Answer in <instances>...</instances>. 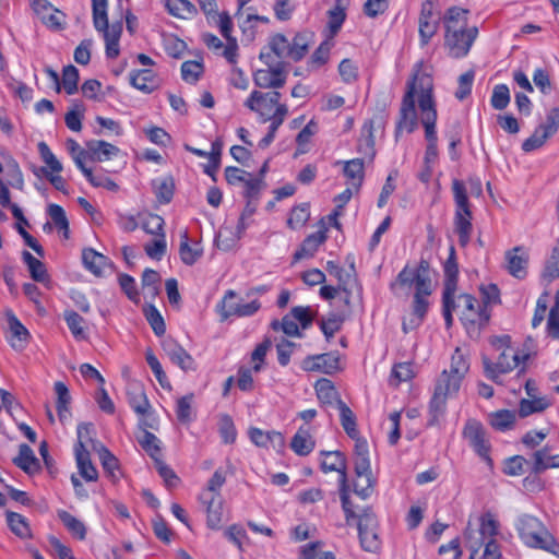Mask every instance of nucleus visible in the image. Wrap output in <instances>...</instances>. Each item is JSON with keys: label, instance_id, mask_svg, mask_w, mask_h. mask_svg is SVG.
<instances>
[{"label": "nucleus", "instance_id": "1", "mask_svg": "<svg viewBox=\"0 0 559 559\" xmlns=\"http://www.w3.org/2000/svg\"><path fill=\"white\" fill-rule=\"evenodd\" d=\"M437 117L432 69L424 62H418L415 64L413 74L406 84V92L401 103L400 116L396 122L395 135L399 136L403 132H414L418 127V120H420L428 142L424 158L425 165L430 167L438 159Z\"/></svg>", "mask_w": 559, "mask_h": 559}, {"label": "nucleus", "instance_id": "2", "mask_svg": "<svg viewBox=\"0 0 559 559\" xmlns=\"http://www.w3.org/2000/svg\"><path fill=\"white\" fill-rule=\"evenodd\" d=\"M468 13L466 9L451 7L443 15L444 45L454 58L465 57L478 34L477 27L467 26Z\"/></svg>", "mask_w": 559, "mask_h": 559}, {"label": "nucleus", "instance_id": "3", "mask_svg": "<svg viewBox=\"0 0 559 559\" xmlns=\"http://www.w3.org/2000/svg\"><path fill=\"white\" fill-rule=\"evenodd\" d=\"M468 536H474L479 544L481 559H501L502 550L497 540L500 534V522L490 511L481 513L475 522L468 521L465 528Z\"/></svg>", "mask_w": 559, "mask_h": 559}, {"label": "nucleus", "instance_id": "4", "mask_svg": "<svg viewBox=\"0 0 559 559\" xmlns=\"http://www.w3.org/2000/svg\"><path fill=\"white\" fill-rule=\"evenodd\" d=\"M489 343L497 353V358L493 361L487 356H483L484 372L487 378L498 381L501 374L511 372L521 364L509 335L492 336Z\"/></svg>", "mask_w": 559, "mask_h": 559}, {"label": "nucleus", "instance_id": "5", "mask_svg": "<svg viewBox=\"0 0 559 559\" xmlns=\"http://www.w3.org/2000/svg\"><path fill=\"white\" fill-rule=\"evenodd\" d=\"M521 542L528 548L540 549L556 555L558 544L545 524L536 516L523 514L515 522Z\"/></svg>", "mask_w": 559, "mask_h": 559}, {"label": "nucleus", "instance_id": "6", "mask_svg": "<svg viewBox=\"0 0 559 559\" xmlns=\"http://www.w3.org/2000/svg\"><path fill=\"white\" fill-rule=\"evenodd\" d=\"M462 379L443 370L436 380L433 394L429 403V425H438L447 411L448 400L455 397L460 391Z\"/></svg>", "mask_w": 559, "mask_h": 559}, {"label": "nucleus", "instance_id": "7", "mask_svg": "<svg viewBox=\"0 0 559 559\" xmlns=\"http://www.w3.org/2000/svg\"><path fill=\"white\" fill-rule=\"evenodd\" d=\"M198 3L206 15L209 23L217 26L226 39V47L223 52L224 58L229 63L235 64L238 58V44L237 39L230 35L233 22L229 14L227 12L218 13L215 0H198Z\"/></svg>", "mask_w": 559, "mask_h": 559}, {"label": "nucleus", "instance_id": "8", "mask_svg": "<svg viewBox=\"0 0 559 559\" xmlns=\"http://www.w3.org/2000/svg\"><path fill=\"white\" fill-rule=\"evenodd\" d=\"M452 192L455 203L454 226L462 246L469 242L472 235V212L465 183L459 179L452 181Z\"/></svg>", "mask_w": 559, "mask_h": 559}, {"label": "nucleus", "instance_id": "9", "mask_svg": "<svg viewBox=\"0 0 559 559\" xmlns=\"http://www.w3.org/2000/svg\"><path fill=\"white\" fill-rule=\"evenodd\" d=\"M107 0H92L93 22L98 32L103 33L106 44V56L116 58L119 55V39L122 32L120 23L108 24Z\"/></svg>", "mask_w": 559, "mask_h": 559}, {"label": "nucleus", "instance_id": "10", "mask_svg": "<svg viewBox=\"0 0 559 559\" xmlns=\"http://www.w3.org/2000/svg\"><path fill=\"white\" fill-rule=\"evenodd\" d=\"M415 286L414 298L429 297L433 290V285L427 266L421 263L417 269L404 267L392 284V289L408 293Z\"/></svg>", "mask_w": 559, "mask_h": 559}, {"label": "nucleus", "instance_id": "11", "mask_svg": "<svg viewBox=\"0 0 559 559\" xmlns=\"http://www.w3.org/2000/svg\"><path fill=\"white\" fill-rule=\"evenodd\" d=\"M281 94L278 92L263 93L252 91L245 100V106L255 112L262 122H267L272 118L274 107L280 102Z\"/></svg>", "mask_w": 559, "mask_h": 559}, {"label": "nucleus", "instance_id": "12", "mask_svg": "<svg viewBox=\"0 0 559 559\" xmlns=\"http://www.w3.org/2000/svg\"><path fill=\"white\" fill-rule=\"evenodd\" d=\"M260 309L261 304L258 299L243 300L234 290H227L217 305L221 314H253Z\"/></svg>", "mask_w": 559, "mask_h": 559}, {"label": "nucleus", "instance_id": "13", "mask_svg": "<svg viewBox=\"0 0 559 559\" xmlns=\"http://www.w3.org/2000/svg\"><path fill=\"white\" fill-rule=\"evenodd\" d=\"M301 368L305 371L331 374L342 369L341 357L336 352L308 356L302 360Z\"/></svg>", "mask_w": 559, "mask_h": 559}, {"label": "nucleus", "instance_id": "14", "mask_svg": "<svg viewBox=\"0 0 559 559\" xmlns=\"http://www.w3.org/2000/svg\"><path fill=\"white\" fill-rule=\"evenodd\" d=\"M463 438L480 457L489 460L488 439L486 437L485 429L479 421L475 419L467 420L463 429Z\"/></svg>", "mask_w": 559, "mask_h": 559}, {"label": "nucleus", "instance_id": "15", "mask_svg": "<svg viewBox=\"0 0 559 559\" xmlns=\"http://www.w3.org/2000/svg\"><path fill=\"white\" fill-rule=\"evenodd\" d=\"M433 11L435 5L431 0H426L421 3L418 19V31L421 45H427L437 34L439 28V19L435 15Z\"/></svg>", "mask_w": 559, "mask_h": 559}, {"label": "nucleus", "instance_id": "16", "mask_svg": "<svg viewBox=\"0 0 559 559\" xmlns=\"http://www.w3.org/2000/svg\"><path fill=\"white\" fill-rule=\"evenodd\" d=\"M129 403L132 409L143 418L141 419V424L151 428H155L157 425V418L151 411V404L141 388H134L133 391H130L129 394Z\"/></svg>", "mask_w": 559, "mask_h": 559}, {"label": "nucleus", "instance_id": "17", "mask_svg": "<svg viewBox=\"0 0 559 559\" xmlns=\"http://www.w3.org/2000/svg\"><path fill=\"white\" fill-rule=\"evenodd\" d=\"M361 546L367 551H376L380 546L376 532V520L372 514H361L357 522Z\"/></svg>", "mask_w": 559, "mask_h": 559}, {"label": "nucleus", "instance_id": "18", "mask_svg": "<svg viewBox=\"0 0 559 559\" xmlns=\"http://www.w3.org/2000/svg\"><path fill=\"white\" fill-rule=\"evenodd\" d=\"M205 507L206 525L211 530H219L224 520V499L222 496L200 497Z\"/></svg>", "mask_w": 559, "mask_h": 559}, {"label": "nucleus", "instance_id": "19", "mask_svg": "<svg viewBox=\"0 0 559 559\" xmlns=\"http://www.w3.org/2000/svg\"><path fill=\"white\" fill-rule=\"evenodd\" d=\"M249 438L257 447L267 449L270 447L281 451L285 445L284 436L275 430L264 431L260 428L252 427L248 431Z\"/></svg>", "mask_w": 559, "mask_h": 559}, {"label": "nucleus", "instance_id": "20", "mask_svg": "<svg viewBox=\"0 0 559 559\" xmlns=\"http://www.w3.org/2000/svg\"><path fill=\"white\" fill-rule=\"evenodd\" d=\"M476 300L469 294L450 293L448 298L443 292V314H451L452 312L465 313L474 311Z\"/></svg>", "mask_w": 559, "mask_h": 559}, {"label": "nucleus", "instance_id": "21", "mask_svg": "<svg viewBox=\"0 0 559 559\" xmlns=\"http://www.w3.org/2000/svg\"><path fill=\"white\" fill-rule=\"evenodd\" d=\"M326 225L322 219L319 224L318 231L309 235L302 242L299 250H297L294 254V261H299L301 259L310 258L318 250L319 246L323 243L326 239Z\"/></svg>", "mask_w": 559, "mask_h": 559}, {"label": "nucleus", "instance_id": "22", "mask_svg": "<svg viewBox=\"0 0 559 559\" xmlns=\"http://www.w3.org/2000/svg\"><path fill=\"white\" fill-rule=\"evenodd\" d=\"M312 317H283L282 321L274 320L272 328L275 331H282L287 336L300 337L301 331L311 323Z\"/></svg>", "mask_w": 559, "mask_h": 559}, {"label": "nucleus", "instance_id": "23", "mask_svg": "<svg viewBox=\"0 0 559 559\" xmlns=\"http://www.w3.org/2000/svg\"><path fill=\"white\" fill-rule=\"evenodd\" d=\"M253 81L260 88H278L285 84L286 75L280 68L260 69L254 72Z\"/></svg>", "mask_w": 559, "mask_h": 559}, {"label": "nucleus", "instance_id": "24", "mask_svg": "<svg viewBox=\"0 0 559 559\" xmlns=\"http://www.w3.org/2000/svg\"><path fill=\"white\" fill-rule=\"evenodd\" d=\"M316 447V441L312 436L311 428L308 426H301L298 428L297 432L294 435L290 448L292 450L300 456H306L310 454Z\"/></svg>", "mask_w": 559, "mask_h": 559}, {"label": "nucleus", "instance_id": "25", "mask_svg": "<svg viewBox=\"0 0 559 559\" xmlns=\"http://www.w3.org/2000/svg\"><path fill=\"white\" fill-rule=\"evenodd\" d=\"M355 481H354V491L357 496L362 499L369 498L374 489L376 480L372 476L371 466L364 467H355Z\"/></svg>", "mask_w": 559, "mask_h": 559}, {"label": "nucleus", "instance_id": "26", "mask_svg": "<svg viewBox=\"0 0 559 559\" xmlns=\"http://www.w3.org/2000/svg\"><path fill=\"white\" fill-rule=\"evenodd\" d=\"M76 435H78V445L75 448V451H97L99 449V445H103L102 443L97 442L95 439V428L94 425L91 423H82L78 425L76 428Z\"/></svg>", "mask_w": 559, "mask_h": 559}, {"label": "nucleus", "instance_id": "27", "mask_svg": "<svg viewBox=\"0 0 559 559\" xmlns=\"http://www.w3.org/2000/svg\"><path fill=\"white\" fill-rule=\"evenodd\" d=\"M28 338L29 333L27 329L15 317H11L8 333L10 345L16 350H22L27 345Z\"/></svg>", "mask_w": 559, "mask_h": 559}, {"label": "nucleus", "instance_id": "28", "mask_svg": "<svg viewBox=\"0 0 559 559\" xmlns=\"http://www.w3.org/2000/svg\"><path fill=\"white\" fill-rule=\"evenodd\" d=\"M38 152L41 160L46 164V166L35 168V175L39 176V174H43L48 176V174H59L62 170L61 163L57 159L55 154L50 151L49 146L45 142L38 143Z\"/></svg>", "mask_w": 559, "mask_h": 559}, {"label": "nucleus", "instance_id": "29", "mask_svg": "<svg viewBox=\"0 0 559 559\" xmlns=\"http://www.w3.org/2000/svg\"><path fill=\"white\" fill-rule=\"evenodd\" d=\"M321 467L324 473L337 472L340 474L338 480L346 476V462L343 454L338 451L322 452Z\"/></svg>", "mask_w": 559, "mask_h": 559}, {"label": "nucleus", "instance_id": "30", "mask_svg": "<svg viewBox=\"0 0 559 559\" xmlns=\"http://www.w3.org/2000/svg\"><path fill=\"white\" fill-rule=\"evenodd\" d=\"M131 84L144 93H151L158 86V79L151 69H143L133 72L130 76Z\"/></svg>", "mask_w": 559, "mask_h": 559}, {"label": "nucleus", "instance_id": "31", "mask_svg": "<svg viewBox=\"0 0 559 559\" xmlns=\"http://www.w3.org/2000/svg\"><path fill=\"white\" fill-rule=\"evenodd\" d=\"M82 263L86 270L97 276L102 275L108 266L107 258L91 248H85L82 251Z\"/></svg>", "mask_w": 559, "mask_h": 559}, {"label": "nucleus", "instance_id": "32", "mask_svg": "<svg viewBox=\"0 0 559 559\" xmlns=\"http://www.w3.org/2000/svg\"><path fill=\"white\" fill-rule=\"evenodd\" d=\"M7 523L11 532L22 539L32 538V530L28 520L20 513L7 511Z\"/></svg>", "mask_w": 559, "mask_h": 559}, {"label": "nucleus", "instance_id": "33", "mask_svg": "<svg viewBox=\"0 0 559 559\" xmlns=\"http://www.w3.org/2000/svg\"><path fill=\"white\" fill-rule=\"evenodd\" d=\"M13 462L29 475L39 471V461L35 456L34 451L26 444L20 445L19 455L13 460Z\"/></svg>", "mask_w": 559, "mask_h": 559}, {"label": "nucleus", "instance_id": "34", "mask_svg": "<svg viewBox=\"0 0 559 559\" xmlns=\"http://www.w3.org/2000/svg\"><path fill=\"white\" fill-rule=\"evenodd\" d=\"M203 254V248L200 242L189 243L188 234L181 235L179 247V255L181 261L187 265H193Z\"/></svg>", "mask_w": 559, "mask_h": 559}, {"label": "nucleus", "instance_id": "35", "mask_svg": "<svg viewBox=\"0 0 559 559\" xmlns=\"http://www.w3.org/2000/svg\"><path fill=\"white\" fill-rule=\"evenodd\" d=\"M87 147L92 157L98 162L109 160L120 153L119 147L105 141H92Z\"/></svg>", "mask_w": 559, "mask_h": 559}, {"label": "nucleus", "instance_id": "36", "mask_svg": "<svg viewBox=\"0 0 559 559\" xmlns=\"http://www.w3.org/2000/svg\"><path fill=\"white\" fill-rule=\"evenodd\" d=\"M90 453L82 450L75 451L76 467L86 481H95L98 478V472L91 461Z\"/></svg>", "mask_w": 559, "mask_h": 559}, {"label": "nucleus", "instance_id": "37", "mask_svg": "<svg viewBox=\"0 0 559 559\" xmlns=\"http://www.w3.org/2000/svg\"><path fill=\"white\" fill-rule=\"evenodd\" d=\"M22 259H23V262L27 265V270L31 274V277L34 281H36L38 283L48 282L47 270L45 267V264L40 260L36 259L28 251L22 252Z\"/></svg>", "mask_w": 559, "mask_h": 559}, {"label": "nucleus", "instance_id": "38", "mask_svg": "<svg viewBox=\"0 0 559 559\" xmlns=\"http://www.w3.org/2000/svg\"><path fill=\"white\" fill-rule=\"evenodd\" d=\"M170 360L183 371L195 370V361L192 356L181 346L174 345L167 349Z\"/></svg>", "mask_w": 559, "mask_h": 559}, {"label": "nucleus", "instance_id": "39", "mask_svg": "<svg viewBox=\"0 0 559 559\" xmlns=\"http://www.w3.org/2000/svg\"><path fill=\"white\" fill-rule=\"evenodd\" d=\"M53 389L57 396L56 409L58 417L59 420L64 424L68 419V404L70 401V393L68 386L62 381H57L53 385Z\"/></svg>", "mask_w": 559, "mask_h": 559}, {"label": "nucleus", "instance_id": "40", "mask_svg": "<svg viewBox=\"0 0 559 559\" xmlns=\"http://www.w3.org/2000/svg\"><path fill=\"white\" fill-rule=\"evenodd\" d=\"M344 175L349 180L348 186L358 190L364 179V162L359 158L347 160L344 165Z\"/></svg>", "mask_w": 559, "mask_h": 559}, {"label": "nucleus", "instance_id": "41", "mask_svg": "<svg viewBox=\"0 0 559 559\" xmlns=\"http://www.w3.org/2000/svg\"><path fill=\"white\" fill-rule=\"evenodd\" d=\"M490 425L497 430H508L513 427L516 413L509 409H500L489 414L488 416Z\"/></svg>", "mask_w": 559, "mask_h": 559}, {"label": "nucleus", "instance_id": "42", "mask_svg": "<svg viewBox=\"0 0 559 559\" xmlns=\"http://www.w3.org/2000/svg\"><path fill=\"white\" fill-rule=\"evenodd\" d=\"M45 73L50 88L60 92L62 87L67 94H70V64L63 67L61 81L58 73L49 67L45 69Z\"/></svg>", "mask_w": 559, "mask_h": 559}, {"label": "nucleus", "instance_id": "43", "mask_svg": "<svg viewBox=\"0 0 559 559\" xmlns=\"http://www.w3.org/2000/svg\"><path fill=\"white\" fill-rule=\"evenodd\" d=\"M448 373L452 376H459L460 379H464L469 370V362L467 360L466 354L462 350V348L456 347L450 362V368L447 369Z\"/></svg>", "mask_w": 559, "mask_h": 559}, {"label": "nucleus", "instance_id": "44", "mask_svg": "<svg viewBox=\"0 0 559 559\" xmlns=\"http://www.w3.org/2000/svg\"><path fill=\"white\" fill-rule=\"evenodd\" d=\"M453 250L451 251V257L444 263V283H443V292H445V297L448 298L450 293H456L457 288V265L453 259Z\"/></svg>", "mask_w": 559, "mask_h": 559}, {"label": "nucleus", "instance_id": "45", "mask_svg": "<svg viewBox=\"0 0 559 559\" xmlns=\"http://www.w3.org/2000/svg\"><path fill=\"white\" fill-rule=\"evenodd\" d=\"M141 283L143 295L154 298L159 292L160 275L155 270L146 269L142 274Z\"/></svg>", "mask_w": 559, "mask_h": 559}, {"label": "nucleus", "instance_id": "46", "mask_svg": "<svg viewBox=\"0 0 559 559\" xmlns=\"http://www.w3.org/2000/svg\"><path fill=\"white\" fill-rule=\"evenodd\" d=\"M337 409L340 413L341 425L344 428L345 432L350 438H356L358 436V430L356 427V417L350 408L342 401H337Z\"/></svg>", "mask_w": 559, "mask_h": 559}, {"label": "nucleus", "instance_id": "47", "mask_svg": "<svg viewBox=\"0 0 559 559\" xmlns=\"http://www.w3.org/2000/svg\"><path fill=\"white\" fill-rule=\"evenodd\" d=\"M340 496L342 501V509L345 513L347 524H350L352 521H359L361 515H358L354 509L352 501L349 500V492L347 486V479L343 476L340 480Z\"/></svg>", "mask_w": 559, "mask_h": 559}, {"label": "nucleus", "instance_id": "48", "mask_svg": "<svg viewBox=\"0 0 559 559\" xmlns=\"http://www.w3.org/2000/svg\"><path fill=\"white\" fill-rule=\"evenodd\" d=\"M168 12L179 19L192 17L197 9L189 0H168L166 2Z\"/></svg>", "mask_w": 559, "mask_h": 559}, {"label": "nucleus", "instance_id": "49", "mask_svg": "<svg viewBox=\"0 0 559 559\" xmlns=\"http://www.w3.org/2000/svg\"><path fill=\"white\" fill-rule=\"evenodd\" d=\"M520 251V248H515L507 254L508 270L518 278H522L525 275L527 261L524 253L519 254Z\"/></svg>", "mask_w": 559, "mask_h": 559}, {"label": "nucleus", "instance_id": "50", "mask_svg": "<svg viewBox=\"0 0 559 559\" xmlns=\"http://www.w3.org/2000/svg\"><path fill=\"white\" fill-rule=\"evenodd\" d=\"M318 399L325 404H333L335 403L337 405V391L334 388L333 383L329 379H320L316 382L314 385Z\"/></svg>", "mask_w": 559, "mask_h": 559}, {"label": "nucleus", "instance_id": "51", "mask_svg": "<svg viewBox=\"0 0 559 559\" xmlns=\"http://www.w3.org/2000/svg\"><path fill=\"white\" fill-rule=\"evenodd\" d=\"M138 441L141 447L148 453V455L154 459L155 462L156 460H159L158 456L160 454V441L155 435L143 429L138 436Z\"/></svg>", "mask_w": 559, "mask_h": 559}, {"label": "nucleus", "instance_id": "52", "mask_svg": "<svg viewBox=\"0 0 559 559\" xmlns=\"http://www.w3.org/2000/svg\"><path fill=\"white\" fill-rule=\"evenodd\" d=\"M167 242L166 235L159 234L153 236V239L145 243L144 251L153 260L159 261L166 253Z\"/></svg>", "mask_w": 559, "mask_h": 559}, {"label": "nucleus", "instance_id": "53", "mask_svg": "<svg viewBox=\"0 0 559 559\" xmlns=\"http://www.w3.org/2000/svg\"><path fill=\"white\" fill-rule=\"evenodd\" d=\"M547 468H559V455H550L547 450L534 453V471L539 473Z\"/></svg>", "mask_w": 559, "mask_h": 559}, {"label": "nucleus", "instance_id": "54", "mask_svg": "<svg viewBox=\"0 0 559 559\" xmlns=\"http://www.w3.org/2000/svg\"><path fill=\"white\" fill-rule=\"evenodd\" d=\"M415 376L414 367L411 362H400L394 365L391 376L390 383L392 385H399L402 382L409 381Z\"/></svg>", "mask_w": 559, "mask_h": 559}, {"label": "nucleus", "instance_id": "55", "mask_svg": "<svg viewBox=\"0 0 559 559\" xmlns=\"http://www.w3.org/2000/svg\"><path fill=\"white\" fill-rule=\"evenodd\" d=\"M355 440L354 447V465L355 467H364L371 466L370 457H369V447L366 440L360 439L358 436L353 438Z\"/></svg>", "mask_w": 559, "mask_h": 559}, {"label": "nucleus", "instance_id": "56", "mask_svg": "<svg viewBox=\"0 0 559 559\" xmlns=\"http://www.w3.org/2000/svg\"><path fill=\"white\" fill-rule=\"evenodd\" d=\"M551 136L552 134L549 133L548 130H546L544 127L539 124L535 129L534 133L523 142L522 148L525 152H532L534 150H537L542 147L545 144V142Z\"/></svg>", "mask_w": 559, "mask_h": 559}, {"label": "nucleus", "instance_id": "57", "mask_svg": "<svg viewBox=\"0 0 559 559\" xmlns=\"http://www.w3.org/2000/svg\"><path fill=\"white\" fill-rule=\"evenodd\" d=\"M300 555L302 559H335L332 551L323 549L321 543H309L300 548Z\"/></svg>", "mask_w": 559, "mask_h": 559}, {"label": "nucleus", "instance_id": "58", "mask_svg": "<svg viewBox=\"0 0 559 559\" xmlns=\"http://www.w3.org/2000/svg\"><path fill=\"white\" fill-rule=\"evenodd\" d=\"M96 452L99 455V460L105 472L108 473L112 479H117L119 477V468L118 461L115 455L104 445H99V449Z\"/></svg>", "mask_w": 559, "mask_h": 559}, {"label": "nucleus", "instance_id": "59", "mask_svg": "<svg viewBox=\"0 0 559 559\" xmlns=\"http://www.w3.org/2000/svg\"><path fill=\"white\" fill-rule=\"evenodd\" d=\"M47 213L51 218L52 223L63 233V237H69V222L66 215V211L58 204H49Z\"/></svg>", "mask_w": 559, "mask_h": 559}, {"label": "nucleus", "instance_id": "60", "mask_svg": "<svg viewBox=\"0 0 559 559\" xmlns=\"http://www.w3.org/2000/svg\"><path fill=\"white\" fill-rule=\"evenodd\" d=\"M153 187L157 199L163 203H168L174 194V181L170 177L158 178L153 181Z\"/></svg>", "mask_w": 559, "mask_h": 559}, {"label": "nucleus", "instance_id": "61", "mask_svg": "<svg viewBox=\"0 0 559 559\" xmlns=\"http://www.w3.org/2000/svg\"><path fill=\"white\" fill-rule=\"evenodd\" d=\"M328 16H329V22H328V27L331 32V35H335L342 24L344 23L345 21V8L342 5L341 1H336L335 5L333 8H331L328 12Z\"/></svg>", "mask_w": 559, "mask_h": 559}, {"label": "nucleus", "instance_id": "62", "mask_svg": "<svg viewBox=\"0 0 559 559\" xmlns=\"http://www.w3.org/2000/svg\"><path fill=\"white\" fill-rule=\"evenodd\" d=\"M309 217V205L307 203H302L292 210L287 219V225L293 229H298L308 222Z\"/></svg>", "mask_w": 559, "mask_h": 559}, {"label": "nucleus", "instance_id": "63", "mask_svg": "<svg viewBox=\"0 0 559 559\" xmlns=\"http://www.w3.org/2000/svg\"><path fill=\"white\" fill-rule=\"evenodd\" d=\"M193 394H188L177 400L176 414L179 421L188 424L193 419Z\"/></svg>", "mask_w": 559, "mask_h": 559}, {"label": "nucleus", "instance_id": "64", "mask_svg": "<svg viewBox=\"0 0 559 559\" xmlns=\"http://www.w3.org/2000/svg\"><path fill=\"white\" fill-rule=\"evenodd\" d=\"M481 302L484 311L492 310V307L500 302V292L495 284H488L480 287Z\"/></svg>", "mask_w": 559, "mask_h": 559}]
</instances>
